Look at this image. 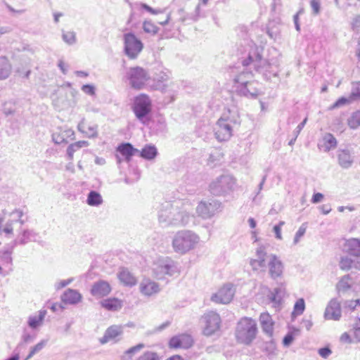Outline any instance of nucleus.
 <instances>
[{
	"label": "nucleus",
	"mask_w": 360,
	"mask_h": 360,
	"mask_svg": "<svg viewBox=\"0 0 360 360\" xmlns=\"http://www.w3.org/2000/svg\"><path fill=\"white\" fill-rule=\"evenodd\" d=\"M307 227L304 224H302L300 227L299 228L298 231L296 232L295 238H294V243L297 244L299 241L300 238H302L305 232H306Z\"/></svg>",
	"instance_id": "obj_52"
},
{
	"label": "nucleus",
	"mask_w": 360,
	"mask_h": 360,
	"mask_svg": "<svg viewBox=\"0 0 360 360\" xmlns=\"http://www.w3.org/2000/svg\"><path fill=\"white\" fill-rule=\"evenodd\" d=\"M219 203L217 201L200 202L196 208V212L200 217L203 219L211 218L215 212L219 207Z\"/></svg>",
	"instance_id": "obj_13"
},
{
	"label": "nucleus",
	"mask_w": 360,
	"mask_h": 360,
	"mask_svg": "<svg viewBox=\"0 0 360 360\" xmlns=\"http://www.w3.org/2000/svg\"><path fill=\"white\" fill-rule=\"evenodd\" d=\"M180 273V268L176 262L169 257L158 259L153 264V274L155 278L161 280L166 276H173Z\"/></svg>",
	"instance_id": "obj_5"
},
{
	"label": "nucleus",
	"mask_w": 360,
	"mask_h": 360,
	"mask_svg": "<svg viewBox=\"0 0 360 360\" xmlns=\"http://www.w3.org/2000/svg\"><path fill=\"white\" fill-rule=\"evenodd\" d=\"M11 102H6L4 105L3 111L5 115H13L15 112V109L12 108Z\"/></svg>",
	"instance_id": "obj_58"
},
{
	"label": "nucleus",
	"mask_w": 360,
	"mask_h": 360,
	"mask_svg": "<svg viewBox=\"0 0 360 360\" xmlns=\"http://www.w3.org/2000/svg\"><path fill=\"white\" fill-rule=\"evenodd\" d=\"M305 309V302L303 298H300L297 300L294 305L293 315H301L303 314Z\"/></svg>",
	"instance_id": "obj_45"
},
{
	"label": "nucleus",
	"mask_w": 360,
	"mask_h": 360,
	"mask_svg": "<svg viewBox=\"0 0 360 360\" xmlns=\"http://www.w3.org/2000/svg\"><path fill=\"white\" fill-rule=\"evenodd\" d=\"M236 127L218 120L214 128V135L219 141H226L233 136V131Z\"/></svg>",
	"instance_id": "obj_12"
},
{
	"label": "nucleus",
	"mask_w": 360,
	"mask_h": 360,
	"mask_svg": "<svg viewBox=\"0 0 360 360\" xmlns=\"http://www.w3.org/2000/svg\"><path fill=\"white\" fill-rule=\"evenodd\" d=\"M86 202L91 206H98L102 203L101 195L98 192L91 191L88 194Z\"/></svg>",
	"instance_id": "obj_40"
},
{
	"label": "nucleus",
	"mask_w": 360,
	"mask_h": 360,
	"mask_svg": "<svg viewBox=\"0 0 360 360\" xmlns=\"http://www.w3.org/2000/svg\"><path fill=\"white\" fill-rule=\"evenodd\" d=\"M284 294V291L281 288H276L274 290L272 293L271 300L273 302H279L282 298V295Z\"/></svg>",
	"instance_id": "obj_50"
},
{
	"label": "nucleus",
	"mask_w": 360,
	"mask_h": 360,
	"mask_svg": "<svg viewBox=\"0 0 360 360\" xmlns=\"http://www.w3.org/2000/svg\"><path fill=\"white\" fill-rule=\"evenodd\" d=\"M158 216L160 224L165 227L186 226L193 217L181 200L164 202L160 205Z\"/></svg>",
	"instance_id": "obj_1"
},
{
	"label": "nucleus",
	"mask_w": 360,
	"mask_h": 360,
	"mask_svg": "<svg viewBox=\"0 0 360 360\" xmlns=\"http://www.w3.org/2000/svg\"><path fill=\"white\" fill-rule=\"evenodd\" d=\"M13 251V248L10 249H7L3 251L1 255V259L6 263L12 262L11 253Z\"/></svg>",
	"instance_id": "obj_56"
},
{
	"label": "nucleus",
	"mask_w": 360,
	"mask_h": 360,
	"mask_svg": "<svg viewBox=\"0 0 360 360\" xmlns=\"http://www.w3.org/2000/svg\"><path fill=\"white\" fill-rule=\"evenodd\" d=\"M253 75L250 71H242L239 75H238L235 78V82L238 83L241 86L245 85H252V83L250 82Z\"/></svg>",
	"instance_id": "obj_37"
},
{
	"label": "nucleus",
	"mask_w": 360,
	"mask_h": 360,
	"mask_svg": "<svg viewBox=\"0 0 360 360\" xmlns=\"http://www.w3.org/2000/svg\"><path fill=\"white\" fill-rule=\"evenodd\" d=\"M75 132L70 128H58L52 134V139L56 144L67 143L74 139Z\"/></svg>",
	"instance_id": "obj_18"
},
{
	"label": "nucleus",
	"mask_w": 360,
	"mask_h": 360,
	"mask_svg": "<svg viewBox=\"0 0 360 360\" xmlns=\"http://www.w3.org/2000/svg\"><path fill=\"white\" fill-rule=\"evenodd\" d=\"M219 120H221V122H226L234 127H239L241 122L239 113L235 108L225 110Z\"/></svg>",
	"instance_id": "obj_20"
},
{
	"label": "nucleus",
	"mask_w": 360,
	"mask_h": 360,
	"mask_svg": "<svg viewBox=\"0 0 360 360\" xmlns=\"http://www.w3.org/2000/svg\"><path fill=\"white\" fill-rule=\"evenodd\" d=\"M143 159L153 160L158 155V150L153 145H146L139 153H137Z\"/></svg>",
	"instance_id": "obj_35"
},
{
	"label": "nucleus",
	"mask_w": 360,
	"mask_h": 360,
	"mask_svg": "<svg viewBox=\"0 0 360 360\" xmlns=\"http://www.w3.org/2000/svg\"><path fill=\"white\" fill-rule=\"evenodd\" d=\"M352 281V278L349 274L343 276L340 281L336 285V288L339 292H345L347 291L351 288H353L354 291L358 292L356 285H352L350 284V281Z\"/></svg>",
	"instance_id": "obj_31"
},
{
	"label": "nucleus",
	"mask_w": 360,
	"mask_h": 360,
	"mask_svg": "<svg viewBox=\"0 0 360 360\" xmlns=\"http://www.w3.org/2000/svg\"><path fill=\"white\" fill-rule=\"evenodd\" d=\"M344 251L351 256L360 257V239L352 238L347 240L344 244Z\"/></svg>",
	"instance_id": "obj_24"
},
{
	"label": "nucleus",
	"mask_w": 360,
	"mask_h": 360,
	"mask_svg": "<svg viewBox=\"0 0 360 360\" xmlns=\"http://www.w3.org/2000/svg\"><path fill=\"white\" fill-rule=\"evenodd\" d=\"M62 38L69 45H72L76 42V34L75 32H63Z\"/></svg>",
	"instance_id": "obj_46"
},
{
	"label": "nucleus",
	"mask_w": 360,
	"mask_h": 360,
	"mask_svg": "<svg viewBox=\"0 0 360 360\" xmlns=\"http://www.w3.org/2000/svg\"><path fill=\"white\" fill-rule=\"evenodd\" d=\"M77 128L89 138H95L98 136L97 127L96 125L87 127L84 120L79 123Z\"/></svg>",
	"instance_id": "obj_33"
},
{
	"label": "nucleus",
	"mask_w": 360,
	"mask_h": 360,
	"mask_svg": "<svg viewBox=\"0 0 360 360\" xmlns=\"http://www.w3.org/2000/svg\"><path fill=\"white\" fill-rule=\"evenodd\" d=\"M256 259H251L250 265L253 271H264L268 262V257L265 248L263 246L259 247L256 251Z\"/></svg>",
	"instance_id": "obj_14"
},
{
	"label": "nucleus",
	"mask_w": 360,
	"mask_h": 360,
	"mask_svg": "<svg viewBox=\"0 0 360 360\" xmlns=\"http://www.w3.org/2000/svg\"><path fill=\"white\" fill-rule=\"evenodd\" d=\"M205 326L203 333L206 336H211L218 332L221 326V318L214 311H209L203 316Z\"/></svg>",
	"instance_id": "obj_10"
},
{
	"label": "nucleus",
	"mask_w": 360,
	"mask_h": 360,
	"mask_svg": "<svg viewBox=\"0 0 360 360\" xmlns=\"http://www.w3.org/2000/svg\"><path fill=\"white\" fill-rule=\"evenodd\" d=\"M111 291L110 284L103 280L95 282L91 289V294L96 297L107 296Z\"/></svg>",
	"instance_id": "obj_21"
},
{
	"label": "nucleus",
	"mask_w": 360,
	"mask_h": 360,
	"mask_svg": "<svg viewBox=\"0 0 360 360\" xmlns=\"http://www.w3.org/2000/svg\"><path fill=\"white\" fill-rule=\"evenodd\" d=\"M123 334V326L120 325H112L108 327L103 336L99 339L101 345H105L110 341L117 342L120 340L118 337Z\"/></svg>",
	"instance_id": "obj_15"
},
{
	"label": "nucleus",
	"mask_w": 360,
	"mask_h": 360,
	"mask_svg": "<svg viewBox=\"0 0 360 360\" xmlns=\"http://www.w3.org/2000/svg\"><path fill=\"white\" fill-rule=\"evenodd\" d=\"M117 151L121 154L127 162H129L134 155L139 150L133 147L130 143H122L117 148Z\"/></svg>",
	"instance_id": "obj_28"
},
{
	"label": "nucleus",
	"mask_w": 360,
	"mask_h": 360,
	"mask_svg": "<svg viewBox=\"0 0 360 360\" xmlns=\"http://www.w3.org/2000/svg\"><path fill=\"white\" fill-rule=\"evenodd\" d=\"M349 98L353 101L360 100V87L353 86L349 94Z\"/></svg>",
	"instance_id": "obj_55"
},
{
	"label": "nucleus",
	"mask_w": 360,
	"mask_h": 360,
	"mask_svg": "<svg viewBox=\"0 0 360 360\" xmlns=\"http://www.w3.org/2000/svg\"><path fill=\"white\" fill-rule=\"evenodd\" d=\"M143 30L146 33L155 35L158 33L159 27H157L151 20H145L143 22Z\"/></svg>",
	"instance_id": "obj_43"
},
{
	"label": "nucleus",
	"mask_w": 360,
	"mask_h": 360,
	"mask_svg": "<svg viewBox=\"0 0 360 360\" xmlns=\"http://www.w3.org/2000/svg\"><path fill=\"white\" fill-rule=\"evenodd\" d=\"M117 276L120 282L124 285L134 286L136 284V277L126 268H121Z\"/></svg>",
	"instance_id": "obj_30"
},
{
	"label": "nucleus",
	"mask_w": 360,
	"mask_h": 360,
	"mask_svg": "<svg viewBox=\"0 0 360 360\" xmlns=\"http://www.w3.org/2000/svg\"><path fill=\"white\" fill-rule=\"evenodd\" d=\"M268 266L270 276L273 279H276L282 276L283 265L282 262L275 255L271 254L269 255Z\"/></svg>",
	"instance_id": "obj_16"
},
{
	"label": "nucleus",
	"mask_w": 360,
	"mask_h": 360,
	"mask_svg": "<svg viewBox=\"0 0 360 360\" xmlns=\"http://www.w3.org/2000/svg\"><path fill=\"white\" fill-rule=\"evenodd\" d=\"M12 70V66L6 56L0 57V80L7 79Z\"/></svg>",
	"instance_id": "obj_32"
},
{
	"label": "nucleus",
	"mask_w": 360,
	"mask_h": 360,
	"mask_svg": "<svg viewBox=\"0 0 360 360\" xmlns=\"http://www.w3.org/2000/svg\"><path fill=\"white\" fill-rule=\"evenodd\" d=\"M141 6L143 9L146 10V11L149 12L151 14L155 15V14L161 13L162 12L160 9H154L152 7L149 6L146 4L143 3L141 4Z\"/></svg>",
	"instance_id": "obj_61"
},
{
	"label": "nucleus",
	"mask_w": 360,
	"mask_h": 360,
	"mask_svg": "<svg viewBox=\"0 0 360 360\" xmlns=\"http://www.w3.org/2000/svg\"><path fill=\"white\" fill-rule=\"evenodd\" d=\"M351 101H352V100H350L349 97V98L341 97L339 99H338L333 104V105L330 107V109H335V108H339L345 104L349 103Z\"/></svg>",
	"instance_id": "obj_49"
},
{
	"label": "nucleus",
	"mask_w": 360,
	"mask_h": 360,
	"mask_svg": "<svg viewBox=\"0 0 360 360\" xmlns=\"http://www.w3.org/2000/svg\"><path fill=\"white\" fill-rule=\"evenodd\" d=\"M199 240L198 236L191 231H179L173 238L172 247L176 252L186 253L193 249Z\"/></svg>",
	"instance_id": "obj_4"
},
{
	"label": "nucleus",
	"mask_w": 360,
	"mask_h": 360,
	"mask_svg": "<svg viewBox=\"0 0 360 360\" xmlns=\"http://www.w3.org/2000/svg\"><path fill=\"white\" fill-rule=\"evenodd\" d=\"M82 298V295L77 290L71 288L67 289L61 295L63 302L69 304H77Z\"/></svg>",
	"instance_id": "obj_26"
},
{
	"label": "nucleus",
	"mask_w": 360,
	"mask_h": 360,
	"mask_svg": "<svg viewBox=\"0 0 360 360\" xmlns=\"http://www.w3.org/2000/svg\"><path fill=\"white\" fill-rule=\"evenodd\" d=\"M89 146V143L86 141H79L74 143L70 144L67 148V155L69 160H72L74 153L79 149L86 147Z\"/></svg>",
	"instance_id": "obj_39"
},
{
	"label": "nucleus",
	"mask_w": 360,
	"mask_h": 360,
	"mask_svg": "<svg viewBox=\"0 0 360 360\" xmlns=\"http://www.w3.org/2000/svg\"><path fill=\"white\" fill-rule=\"evenodd\" d=\"M145 347V345L143 343H139L136 346L131 347L127 350L125 351V354L128 355H133L134 354L139 352L141 349Z\"/></svg>",
	"instance_id": "obj_54"
},
{
	"label": "nucleus",
	"mask_w": 360,
	"mask_h": 360,
	"mask_svg": "<svg viewBox=\"0 0 360 360\" xmlns=\"http://www.w3.org/2000/svg\"><path fill=\"white\" fill-rule=\"evenodd\" d=\"M261 51L262 49L258 47L252 49L249 52L248 58L243 60V65L244 67L252 65L257 72L262 73L267 79H270L271 75L276 77L277 73L269 70L271 68L270 63L262 58Z\"/></svg>",
	"instance_id": "obj_2"
},
{
	"label": "nucleus",
	"mask_w": 360,
	"mask_h": 360,
	"mask_svg": "<svg viewBox=\"0 0 360 360\" xmlns=\"http://www.w3.org/2000/svg\"><path fill=\"white\" fill-rule=\"evenodd\" d=\"M101 306L109 311H117L122 307V301L117 298H108L103 300Z\"/></svg>",
	"instance_id": "obj_34"
},
{
	"label": "nucleus",
	"mask_w": 360,
	"mask_h": 360,
	"mask_svg": "<svg viewBox=\"0 0 360 360\" xmlns=\"http://www.w3.org/2000/svg\"><path fill=\"white\" fill-rule=\"evenodd\" d=\"M257 333V326L254 319L244 317L237 323L236 338L238 342L250 345L256 338Z\"/></svg>",
	"instance_id": "obj_3"
},
{
	"label": "nucleus",
	"mask_w": 360,
	"mask_h": 360,
	"mask_svg": "<svg viewBox=\"0 0 360 360\" xmlns=\"http://www.w3.org/2000/svg\"><path fill=\"white\" fill-rule=\"evenodd\" d=\"M13 221H8L6 222L5 227L1 229L0 226V232H4L6 234H11L13 233Z\"/></svg>",
	"instance_id": "obj_60"
},
{
	"label": "nucleus",
	"mask_w": 360,
	"mask_h": 360,
	"mask_svg": "<svg viewBox=\"0 0 360 360\" xmlns=\"http://www.w3.org/2000/svg\"><path fill=\"white\" fill-rule=\"evenodd\" d=\"M318 352L319 354L324 359L327 358L332 353L330 349L328 347L320 348Z\"/></svg>",
	"instance_id": "obj_64"
},
{
	"label": "nucleus",
	"mask_w": 360,
	"mask_h": 360,
	"mask_svg": "<svg viewBox=\"0 0 360 360\" xmlns=\"http://www.w3.org/2000/svg\"><path fill=\"white\" fill-rule=\"evenodd\" d=\"M294 336L292 333H288L283 340V344L285 347H288L292 342Z\"/></svg>",
	"instance_id": "obj_62"
},
{
	"label": "nucleus",
	"mask_w": 360,
	"mask_h": 360,
	"mask_svg": "<svg viewBox=\"0 0 360 360\" xmlns=\"http://www.w3.org/2000/svg\"><path fill=\"white\" fill-rule=\"evenodd\" d=\"M169 79V75L168 72L161 71L157 73L154 79L155 82L150 86V89L153 90H158L163 93L166 92L169 85L165 82H167Z\"/></svg>",
	"instance_id": "obj_22"
},
{
	"label": "nucleus",
	"mask_w": 360,
	"mask_h": 360,
	"mask_svg": "<svg viewBox=\"0 0 360 360\" xmlns=\"http://www.w3.org/2000/svg\"><path fill=\"white\" fill-rule=\"evenodd\" d=\"M235 294V289L232 284L228 283L224 285L219 291L212 295L211 300L218 304L229 303Z\"/></svg>",
	"instance_id": "obj_11"
},
{
	"label": "nucleus",
	"mask_w": 360,
	"mask_h": 360,
	"mask_svg": "<svg viewBox=\"0 0 360 360\" xmlns=\"http://www.w3.org/2000/svg\"><path fill=\"white\" fill-rule=\"evenodd\" d=\"M151 106V100L148 95L141 94L135 97L132 110L136 117L143 124H147L150 120Z\"/></svg>",
	"instance_id": "obj_7"
},
{
	"label": "nucleus",
	"mask_w": 360,
	"mask_h": 360,
	"mask_svg": "<svg viewBox=\"0 0 360 360\" xmlns=\"http://www.w3.org/2000/svg\"><path fill=\"white\" fill-rule=\"evenodd\" d=\"M82 90L86 94L93 96L95 94V87L91 84H84Z\"/></svg>",
	"instance_id": "obj_59"
},
{
	"label": "nucleus",
	"mask_w": 360,
	"mask_h": 360,
	"mask_svg": "<svg viewBox=\"0 0 360 360\" xmlns=\"http://www.w3.org/2000/svg\"><path fill=\"white\" fill-rule=\"evenodd\" d=\"M124 53L131 59L136 58L143 48V43L131 32L124 34Z\"/></svg>",
	"instance_id": "obj_9"
},
{
	"label": "nucleus",
	"mask_w": 360,
	"mask_h": 360,
	"mask_svg": "<svg viewBox=\"0 0 360 360\" xmlns=\"http://www.w3.org/2000/svg\"><path fill=\"white\" fill-rule=\"evenodd\" d=\"M354 336L360 342V318L356 321L353 328Z\"/></svg>",
	"instance_id": "obj_57"
},
{
	"label": "nucleus",
	"mask_w": 360,
	"mask_h": 360,
	"mask_svg": "<svg viewBox=\"0 0 360 360\" xmlns=\"http://www.w3.org/2000/svg\"><path fill=\"white\" fill-rule=\"evenodd\" d=\"M264 349L268 353V355L274 354L276 349L275 342L273 340L266 342L265 343Z\"/></svg>",
	"instance_id": "obj_53"
},
{
	"label": "nucleus",
	"mask_w": 360,
	"mask_h": 360,
	"mask_svg": "<svg viewBox=\"0 0 360 360\" xmlns=\"http://www.w3.org/2000/svg\"><path fill=\"white\" fill-rule=\"evenodd\" d=\"M47 340H42L39 343H37L36 345L32 347L30 349V352L29 354L27 356L25 360H29L31 359L35 354L40 352L46 345Z\"/></svg>",
	"instance_id": "obj_44"
},
{
	"label": "nucleus",
	"mask_w": 360,
	"mask_h": 360,
	"mask_svg": "<svg viewBox=\"0 0 360 360\" xmlns=\"http://www.w3.org/2000/svg\"><path fill=\"white\" fill-rule=\"evenodd\" d=\"M347 124L352 129H356L360 127V110H357L352 113L347 120Z\"/></svg>",
	"instance_id": "obj_42"
},
{
	"label": "nucleus",
	"mask_w": 360,
	"mask_h": 360,
	"mask_svg": "<svg viewBox=\"0 0 360 360\" xmlns=\"http://www.w3.org/2000/svg\"><path fill=\"white\" fill-rule=\"evenodd\" d=\"M338 141L335 137L330 133L326 134L321 143L318 146L320 149H323L324 152H328L337 147Z\"/></svg>",
	"instance_id": "obj_29"
},
{
	"label": "nucleus",
	"mask_w": 360,
	"mask_h": 360,
	"mask_svg": "<svg viewBox=\"0 0 360 360\" xmlns=\"http://www.w3.org/2000/svg\"><path fill=\"white\" fill-rule=\"evenodd\" d=\"M139 290L143 295L150 297L158 294L160 291V288L158 283L150 278H144L140 283Z\"/></svg>",
	"instance_id": "obj_17"
},
{
	"label": "nucleus",
	"mask_w": 360,
	"mask_h": 360,
	"mask_svg": "<svg viewBox=\"0 0 360 360\" xmlns=\"http://www.w3.org/2000/svg\"><path fill=\"white\" fill-rule=\"evenodd\" d=\"M252 85H245L239 87V92L241 95L246 97L255 98L258 95V91L255 88L251 87Z\"/></svg>",
	"instance_id": "obj_41"
},
{
	"label": "nucleus",
	"mask_w": 360,
	"mask_h": 360,
	"mask_svg": "<svg viewBox=\"0 0 360 360\" xmlns=\"http://www.w3.org/2000/svg\"><path fill=\"white\" fill-rule=\"evenodd\" d=\"M169 346L170 348L174 349L182 347V344L179 335L172 337L169 340Z\"/></svg>",
	"instance_id": "obj_48"
},
{
	"label": "nucleus",
	"mask_w": 360,
	"mask_h": 360,
	"mask_svg": "<svg viewBox=\"0 0 360 360\" xmlns=\"http://www.w3.org/2000/svg\"><path fill=\"white\" fill-rule=\"evenodd\" d=\"M236 186V179L231 174H222L210 185V192L217 196L226 195L233 192Z\"/></svg>",
	"instance_id": "obj_6"
},
{
	"label": "nucleus",
	"mask_w": 360,
	"mask_h": 360,
	"mask_svg": "<svg viewBox=\"0 0 360 360\" xmlns=\"http://www.w3.org/2000/svg\"><path fill=\"white\" fill-rule=\"evenodd\" d=\"M310 6L312 9V13L314 15H317L321 12V3L319 0H311Z\"/></svg>",
	"instance_id": "obj_51"
},
{
	"label": "nucleus",
	"mask_w": 360,
	"mask_h": 360,
	"mask_svg": "<svg viewBox=\"0 0 360 360\" xmlns=\"http://www.w3.org/2000/svg\"><path fill=\"white\" fill-rule=\"evenodd\" d=\"M259 321L263 332L269 337H272L274 322L271 316L268 313H262L259 316Z\"/></svg>",
	"instance_id": "obj_27"
},
{
	"label": "nucleus",
	"mask_w": 360,
	"mask_h": 360,
	"mask_svg": "<svg viewBox=\"0 0 360 360\" xmlns=\"http://www.w3.org/2000/svg\"><path fill=\"white\" fill-rule=\"evenodd\" d=\"M46 314V310H40L38 316H32L28 319V326L34 329L42 324L44 317Z\"/></svg>",
	"instance_id": "obj_36"
},
{
	"label": "nucleus",
	"mask_w": 360,
	"mask_h": 360,
	"mask_svg": "<svg viewBox=\"0 0 360 360\" xmlns=\"http://www.w3.org/2000/svg\"><path fill=\"white\" fill-rule=\"evenodd\" d=\"M339 267L343 271H349L352 269L360 270V260L352 259L348 255L342 256L339 261Z\"/></svg>",
	"instance_id": "obj_25"
},
{
	"label": "nucleus",
	"mask_w": 360,
	"mask_h": 360,
	"mask_svg": "<svg viewBox=\"0 0 360 360\" xmlns=\"http://www.w3.org/2000/svg\"><path fill=\"white\" fill-rule=\"evenodd\" d=\"M324 317L326 319L330 320H339L341 317V308L340 302L335 300L332 299L326 308Z\"/></svg>",
	"instance_id": "obj_19"
},
{
	"label": "nucleus",
	"mask_w": 360,
	"mask_h": 360,
	"mask_svg": "<svg viewBox=\"0 0 360 360\" xmlns=\"http://www.w3.org/2000/svg\"><path fill=\"white\" fill-rule=\"evenodd\" d=\"M182 344V348H189L193 344V338L191 335L182 334L179 335Z\"/></svg>",
	"instance_id": "obj_47"
},
{
	"label": "nucleus",
	"mask_w": 360,
	"mask_h": 360,
	"mask_svg": "<svg viewBox=\"0 0 360 360\" xmlns=\"http://www.w3.org/2000/svg\"><path fill=\"white\" fill-rule=\"evenodd\" d=\"M36 238V233L31 230H25L22 233L20 236H18V238L15 240V243H20L21 245H25L30 241L34 240Z\"/></svg>",
	"instance_id": "obj_38"
},
{
	"label": "nucleus",
	"mask_w": 360,
	"mask_h": 360,
	"mask_svg": "<svg viewBox=\"0 0 360 360\" xmlns=\"http://www.w3.org/2000/svg\"><path fill=\"white\" fill-rule=\"evenodd\" d=\"M126 77L131 88L137 90L143 89L150 78L148 71L139 66L129 68Z\"/></svg>",
	"instance_id": "obj_8"
},
{
	"label": "nucleus",
	"mask_w": 360,
	"mask_h": 360,
	"mask_svg": "<svg viewBox=\"0 0 360 360\" xmlns=\"http://www.w3.org/2000/svg\"><path fill=\"white\" fill-rule=\"evenodd\" d=\"M352 29L355 32H360V15L356 16L352 22Z\"/></svg>",
	"instance_id": "obj_63"
},
{
	"label": "nucleus",
	"mask_w": 360,
	"mask_h": 360,
	"mask_svg": "<svg viewBox=\"0 0 360 360\" xmlns=\"http://www.w3.org/2000/svg\"><path fill=\"white\" fill-rule=\"evenodd\" d=\"M337 158L339 165L343 169L351 167L354 162V158L348 149H338Z\"/></svg>",
	"instance_id": "obj_23"
}]
</instances>
